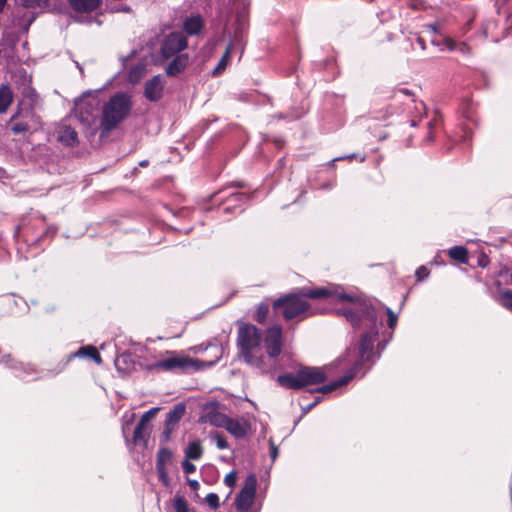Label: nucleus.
Returning a JSON list of instances; mask_svg holds the SVG:
<instances>
[{
  "instance_id": "19",
  "label": "nucleus",
  "mask_w": 512,
  "mask_h": 512,
  "mask_svg": "<svg viewBox=\"0 0 512 512\" xmlns=\"http://www.w3.org/2000/svg\"><path fill=\"white\" fill-rule=\"evenodd\" d=\"M149 436H150L149 425H147V424L144 425V424H141L138 422L135 427L134 435H133L134 444H136V445L141 444L144 447H147Z\"/></svg>"
},
{
  "instance_id": "33",
  "label": "nucleus",
  "mask_w": 512,
  "mask_h": 512,
  "mask_svg": "<svg viewBox=\"0 0 512 512\" xmlns=\"http://www.w3.org/2000/svg\"><path fill=\"white\" fill-rule=\"evenodd\" d=\"M438 125H440V120L437 118H434L426 123L428 129L427 136L424 139L426 143L433 141V129Z\"/></svg>"
},
{
  "instance_id": "25",
  "label": "nucleus",
  "mask_w": 512,
  "mask_h": 512,
  "mask_svg": "<svg viewBox=\"0 0 512 512\" xmlns=\"http://www.w3.org/2000/svg\"><path fill=\"white\" fill-rule=\"evenodd\" d=\"M12 103V92L8 86L0 87V114L5 113Z\"/></svg>"
},
{
  "instance_id": "4",
  "label": "nucleus",
  "mask_w": 512,
  "mask_h": 512,
  "mask_svg": "<svg viewBox=\"0 0 512 512\" xmlns=\"http://www.w3.org/2000/svg\"><path fill=\"white\" fill-rule=\"evenodd\" d=\"M131 98L124 92H118L104 105L100 128L103 133L115 129L130 113Z\"/></svg>"
},
{
  "instance_id": "8",
  "label": "nucleus",
  "mask_w": 512,
  "mask_h": 512,
  "mask_svg": "<svg viewBox=\"0 0 512 512\" xmlns=\"http://www.w3.org/2000/svg\"><path fill=\"white\" fill-rule=\"evenodd\" d=\"M39 125L40 117L32 107L20 109L8 122V127L15 135L26 134L31 130L37 129Z\"/></svg>"
},
{
  "instance_id": "40",
  "label": "nucleus",
  "mask_w": 512,
  "mask_h": 512,
  "mask_svg": "<svg viewBox=\"0 0 512 512\" xmlns=\"http://www.w3.org/2000/svg\"><path fill=\"white\" fill-rule=\"evenodd\" d=\"M236 481H237V475H236V472L235 471H231L230 473H228L225 478H224V483L225 485H227L228 487H233L235 486L236 484Z\"/></svg>"
},
{
  "instance_id": "53",
  "label": "nucleus",
  "mask_w": 512,
  "mask_h": 512,
  "mask_svg": "<svg viewBox=\"0 0 512 512\" xmlns=\"http://www.w3.org/2000/svg\"><path fill=\"white\" fill-rule=\"evenodd\" d=\"M7 0H0V13L3 12Z\"/></svg>"
},
{
  "instance_id": "23",
  "label": "nucleus",
  "mask_w": 512,
  "mask_h": 512,
  "mask_svg": "<svg viewBox=\"0 0 512 512\" xmlns=\"http://www.w3.org/2000/svg\"><path fill=\"white\" fill-rule=\"evenodd\" d=\"M203 454V448L200 441L195 440L189 443L185 450L186 458L191 460H198Z\"/></svg>"
},
{
  "instance_id": "5",
  "label": "nucleus",
  "mask_w": 512,
  "mask_h": 512,
  "mask_svg": "<svg viewBox=\"0 0 512 512\" xmlns=\"http://www.w3.org/2000/svg\"><path fill=\"white\" fill-rule=\"evenodd\" d=\"M326 379L325 372L319 367H301L296 374L286 373L279 375L276 381L281 387L298 390L307 386L321 384Z\"/></svg>"
},
{
  "instance_id": "52",
  "label": "nucleus",
  "mask_w": 512,
  "mask_h": 512,
  "mask_svg": "<svg viewBox=\"0 0 512 512\" xmlns=\"http://www.w3.org/2000/svg\"><path fill=\"white\" fill-rule=\"evenodd\" d=\"M426 28H427L430 32H432V33H436V32H437V28H438V26H437V24H428V25H426Z\"/></svg>"
},
{
  "instance_id": "14",
  "label": "nucleus",
  "mask_w": 512,
  "mask_h": 512,
  "mask_svg": "<svg viewBox=\"0 0 512 512\" xmlns=\"http://www.w3.org/2000/svg\"><path fill=\"white\" fill-rule=\"evenodd\" d=\"M204 27V21L201 15L194 14L187 17L183 22L184 31L190 35H199Z\"/></svg>"
},
{
  "instance_id": "50",
  "label": "nucleus",
  "mask_w": 512,
  "mask_h": 512,
  "mask_svg": "<svg viewBox=\"0 0 512 512\" xmlns=\"http://www.w3.org/2000/svg\"><path fill=\"white\" fill-rule=\"evenodd\" d=\"M357 157H358L357 154H350V155H346L343 157L334 158L333 161H338V160H342V159H353V158H357Z\"/></svg>"
},
{
  "instance_id": "12",
  "label": "nucleus",
  "mask_w": 512,
  "mask_h": 512,
  "mask_svg": "<svg viewBox=\"0 0 512 512\" xmlns=\"http://www.w3.org/2000/svg\"><path fill=\"white\" fill-rule=\"evenodd\" d=\"M165 81L162 75H156L152 79L148 80L145 84L144 95L151 101L156 102L161 99L163 95Z\"/></svg>"
},
{
  "instance_id": "37",
  "label": "nucleus",
  "mask_w": 512,
  "mask_h": 512,
  "mask_svg": "<svg viewBox=\"0 0 512 512\" xmlns=\"http://www.w3.org/2000/svg\"><path fill=\"white\" fill-rule=\"evenodd\" d=\"M212 438L215 441L218 449L224 450L228 448V442L222 435L215 433L214 435H212Z\"/></svg>"
},
{
  "instance_id": "46",
  "label": "nucleus",
  "mask_w": 512,
  "mask_h": 512,
  "mask_svg": "<svg viewBox=\"0 0 512 512\" xmlns=\"http://www.w3.org/2000/svg\"><path fill=\"white\" fill-rule=\"evenodd\" d=\"M270 456L272 460L274 461L278 456V448L274 444L273 440H270Z\"/></svg>"
},
{
  "instance_id": "49",
  "label": "nucleus",
  "mask_w": 512,
  "mask_h": 512,
  "mask_svg": "<svg viewBox=\"0 0 512 512\" xmlns=\"http://www.w3.org/2000/svg\"><path fill=\"white\" fill-rule=\"evenodd\" d=\"M416 42L422 50H425V40L422 37H417Z\"/></svg>"
},
{
  "instance_id": "60",
  "label": "nucleus",
  "mask_w": 512,
  "mask_h": 512,
  "mask_svg": "<svg viewBox=\"0 0 512 512\" xmlns=\"http://www.w3.org/2000/svg\"><path fill=\"white\" fill-rule=\"evenodd\" d=\"M461 46H462L461 50H463L466 47L465 43H462Z\"/></svg>"
},
{
  "instance_id": "6",
  "label": "nucleus",
  "mask_w": 512,
  "mask_h": 512,
  "mask_svg": "<svg viewBox=\"0 0 512 512\" xmlns=\"http://www.w3.org/2000/svg\"><path fill=\"white\" fill-rule=\"evenodd\" d=\"M204 366L205 364L198 359H193L187 355L179 354L175 351H166V357L150 365L149 369L189 372L198 371Z\"/></svg>"
},
{
  "instance_id": "27",
  "label": "nucleus",
  "mask_w": 512,
  "mask_h": 512,
  "mask_svg": "<svg viewBox=\"0 0 512 512\" xmlns=\"http://www.w3.org/2000/svg\"><path fill=\"white\" fill-rule=\"evenodd\" d=\"M146 72V65L144 63H138L132 66L128 71V80L131 83H137L141 80Z\"/></svg>"
},
{
  "instance_id": "56",
  "label": "nucleus",
  "mask_w": 512,
  "mask_h": 512,
  "mask_svg": "<svg viewBox=\"0 0 512 512\" xmlns=\"http://www.w3.org/2000/svg\"><path fill=\"white\" fill-rule=\"evenodd\" d=\"M77 68L80 70L81 73H83V68L79 63H76Z\"/></svg>"
},
{
  "instance_id": "22",
  "label": "nucleus",
  "mask_w": 512,
  "mask_h": 512,
  "mask_svg": "<svg viewBox=\"0 0 512 512\" xmlns=\"http://www.w3.org/2000/svg\"><path fill=\"white\" fill-rule=\"evenodd\" d=\"M208 421L211 425L215 426V427H219V428H226L227 426V423L230 419L229 416H227L226 414L224 413H221V412H210L208 414Z\"/></svg>"
},
{
  "instance_id": "7",
  "label": "nucleus",
  "mask_w": 512,
  "mask_h": 512,
  "mask_svg": "<svg viewBox=\"0 0 512 512\" xmlns=\"http://www.w3.org/2000/svg\"><path fill=\"white\" fill-rule=\"evenodd\" d=\"M282 338V327L280 325H273L265 331L264 347L267 353L265 355L267 374L272 373L276 369L277 358L282 352Z\"/></svg>"
},
{
  "instance_id": "26",
  "label": "nucleus",
  "mask_w": 512,
  "mask_h": 512,
  "mask_svg": "<svg viewBox=\"0 0 512 512\" xmlns=\"http://www.w3.org/2000/svg\"><path fill=\"white\" fill-rule=\"evenodd\" d=\"M448 255L462 264L468 262V250L464 246H453L448 250Z\"/></svg>"
},
{
  "instance_id": "10",
  "label": "nucleus",
  "mask_w": 512,
  "mask_h": 512,
  "mask_svg": "<svg viewBox=\"0 0 512 512\" xmlns=\"http://www.w3.org/2000/svg\"><path fill=\"white\" fill-rule=\"evenodd\" d=\"M257 487V478L255 474H249L242 489L235 499L236 508L239 511L247 512L253 505Z\"/></svg>"
},
{
  "instance_id": "42",
  "label": "nucleus",
  "mask_w": 512,
  "mask_h": 512,
  "mask_svg": "<svg viewBox=\"0 0 512 512\" xmlns=\"http://www.w3.org/2000/svg\"><path fill=\"white\" fill-rule=\"evenodd\" d=\"M182 469L185 474H191L196 471V466L193 463H191L189 460L185 459L182 462Z\"/></svg>"
},
{
  "instance_id": "44",
  "label": "nucleus",
  "mask_w": 512,
  "mask_h": 512,
  "mask_svg": "<svg viewBox=\"0 0 512 512\" xmlns=\"http://www.w3.org/2000/svg\"><path fill=\"white\" fill-rule=\"evenodd\" d=\"M466 13H467V17H469V19L467 20V22L465 24V31L467 32L470 29L471 23L475 18V11L473 8H468Z\"/></svg>"
},
{
  "instance_id": "57",
  "label": "nucleus",
  "mask_w": 512,
  "mask_h": 512,
  "mask_svg": "<svg viewBox=\"0 0 512 512\" xmlns=\"http://www.w3.org/2000/svg\"><path fill=\"white\" fill-rule=\"evenodd\" d=\"M411 126H416V121L415 120H411Z\"/></svg>"
},
{
  "instance_id": "41",
  "label": "nucleus",
  "mask_w": 512,
  "mask_h": 512,
  "mask_svg": "<svg viewBox=\"0 0 512 512\" xmlns=\"http://www.w3.org/2000/svg\"><path fill=\"white\" fill-rule=\"evenodd\" d=\"M415 276L418 281H423L429 276V270L425 266H420L416 272Z\"/></svg>"
},
{
  "instance_id": "17",
  "label": "nucleus",
  "mask_w": 512,
  "mask_h": 512,
  "mask_svg": "<svg viewBox=\"0 0 512 512\" xmlns=\"http://www.w3.org/2000/svg\"><path fill=\"white\" fill-rule=\"evenodd\" d=\"M57 140L65 146L75 147L78 144V134L72 127L64 125L58 131Z\"/></svg>"
},
{
  "instance_id": "13",
  "label": "nucleus",
  "mask_w": 512,
  "mask_h": 512,
  "mask_svg": "<svg viewBox=\"0 0 512 512\" xmlns=\"http://www.w3.org/2000/svg\"><path fill=\"white\" fill-rule=\"evenodd\" d=\"M225 429L235 438H244L250 430V424L244 418L230 417Z\"/></svg>"
},
{
  "instance_id": "3",
  "label": "nucleus",
  "mask_w": 512,
  "mask_h": 512,
  "mask_svg": "<svg viewBox=\"0 0 512 512\" xmlns=\"http://www.w3.org/2000/svg\"><path fill=\"white\" fill-rule=\"evenodd\" d=\"M237 325L236 345L239 358L258 373L267 374L261 329L244 321H238Z\"/></svg>"
},
{
  "instance_id": "16",
  "label": "nucleus",
  "mask_w": 512,
  "mask_h": 512,
  "mask_svg": "<svg viewBox=\"0 0 512 512\" xmlns=\"http://www.w3.org/2000/svg\"><path fill=\"white\" fill-rule=\"evenodd\" d=\"M188 61L189 58L187 54L175 55L166 67L167 76L173 77L181 73L187 67Z\"/></svg>"
},
{
  "instance_id": "32",
  "label": "nucleus",
  "mask_w": 512,
  "mask_h": 512,
  "mask_svg": "<svg viewBox=\"0 0 512 512\" xmlns=\"http://www.w3.org/2000/svg\"><path fill=\"white\" fill-rule=\"evenodd\" d=\"M173 506H174L175 512H190L188 502L182 496H176L174 498Z\"/></svg>"
},
{
  "instance_id": "47",
  "label": "nucleus",
  "mask_w": 512,
  "mask_h": 512,
  "mask_svg": "<svg viewBox=\"0 0 512 512\" xmlns=\"http://www.w3.org/2000/svg\"><path fill=\"white\" fill-rule=\"evenodd\" d=\"M445 44H446V47L450 50V51H453V50H456L457 49V43L453 40V39H446L445 40Z\"/></svg>"
},
{
  "instance_id": "21",
  "label": "nucleus",
  "mask_w": 512,
  "mask_h": 512,
  "mask_svg": "<svg viewBox=\"0 0 512 512\" xmlns=\"http://www.w3.org/2000/svg\"><path fill=\"white\" fill-rule=\"evenodd\" d=\"M75 357H88L93 360L95 363L100 364L102 362V358L96 349V347L92 345H87L81 347L75 354Z\"/></svg>"
},
{
  "instance_id": "48",
  "label": "nucleus",
  "mask_w": 512,
  "mask_h": 512,
  "mask_svg": "<svg viewBox=\"0 0 512 512\" xmlns=\"http://www.w3.org/2000/svg\"><path fill=\"white\" fill-rule=\"evenodd\" d=\"M188 484H189L190 488H191L192 490H195V491H196V490H198V489H199V486H200V484H199V482H198L197 480H191V479H189V480H188Z\"/></svg>"
},
{
  "instance_id": "59",
  "label": "nucleus",
  "mask_w": 512,
  "mask_h": 512,
  "mask_svg": "<svg viewBox=\"0 0 512 512\" xmlns=\"http://www.w3.org/2000/svg\"><path fill=\"white\" fill-rule=\"evenodd\" d=\"M479 265L484 267V266H485L484 261H480V262H479Z\"/></svg>"
},
{
  "instance_id": "58",
  "label": "nucleus",
  "mask_w": 512,
  "mask_h": 512,
  "mask_svg": "<svg viewBox=\"0 0 512 512\" xmlns=\"http://www.w3.org/2000/svg\"><path fill=\"white\" fill-rule=\"evenodd\" d=\"M359 160H360V162H363V161L365 160V156H361V157L359 158Z\"/></svg>"
},
{
  "instance_id": "18",
  "label": "nucleus",
  "mask_w": 512,
  "mask_h": 512,
  "mask_svg": "<svg viewBox=\"0 0 512 512\" xmlns=\"http://www.w3.org/2000/svg\"><path fill=\"white\" fill-rule=\"evenodd\" d=\"M186 412V406L183 403L176 404L166 416L165 424L168 426L176 427L178 422L182 419Z\"/></svg>"
},
{
  "instance_id": "30",
  "label": "nucleus",
  "mask_w": 512,
  "mask_h": 512,
  "mask_svg": "<svg viewBox=\"0 0 512 512\" xmlns=\"http://www.w3.org/2000/svg\"><path fill=\"white\" fill-rule=\"evenodd\" d=\"M269 313V304L268 303H260L257 306L256 312H255V320L259 322L260 324H263L268 316Z\"/></svg>"
},
{
  "instance_id": "1",
  "label": "nucleus",
  "mask_w": 512,
  "mask_h": 512,
  "mask_svg": "<svg viewBox=\"0 0 512 512\" xmlns=\"http://www.w3.org/2000/svg\"><path fill=\"white\" fill-rule=\"evenodd\" d=\"M338 297L343 306L335 309L336 315L343 316L353 328L365 329V332L360 338L359 359L343 377L315 390L323 394L347 384L358 373L364 361H369L373 357L374 342L378 339L379 329L383 327L382 313L369 300L347 293H341Z\"/></svg>"
},
{
  "instance_id": "54",
  "label": "nucleus",
  "mask_w": 512,
  "mask_h": 512,
  "mask_svg": "<svg viewBox=\"0 0 512 512\" xmlns=\"http://www.w3.org/2000/svg\"><path fill=\"white\" fill-rule=\"evenodd\" d=\"M148 164H149L148 160H142V161H140V163H139V165H140L141 167H146V166H148Z\"/></svg>"
},
{
  "instance_id": "29",
  "label": "nucleus",
  "mask_w": 512,
  "mask_h": 512,
  "mask_svg": "<svg viewBox=\"0 0 512 512\" xmlns=\"http://www.w3.org/2000/svg\"><path fill=\"white\" fill-rule=\"evenodd\" d=\"M0 362L12 369L23 370V372L27 373V374H30L31 371H33V369L31 367H24V365L22 363H18L15 360H13L10 355L3 356L0 360Z\"/></svg>"
},
{
  "instance_id": "61",
  "label": "nucleus",
  "mask_w": 512,
  "mask_h": 512,
  "mask_svg": "<svg viewBox=\"0 0 512 512\" xmlns=\"http://www.w3.org/2000/svg\"><path fill=\"white\" fill-rule=\"evenodd\" d=\"M81 120L82 121H88V119L87 118L85 119L83 116H81Z\"/></svg>"
},
{
  "instance_id": "31",
  "label": "nucleus",
  "mask_w": 512,
  "mask_h": 512,
  "mask_svg": "<svg viewBox=\"0 0 512 512\" xmlns=\"http://www.w3.org/2000/svg\"><path fill=\"white\" fill-rule=\"evenodd\" d=\"M21 6L28 9L45 8L48 0H19Z\"/></svg>"
},
{
  "instance_id": "15",
  "label": "nucleus",
  "mask_w": 512,
  "mask_h": 512,
  "mask_svg": "<svg viewBox=\"0 0 512 512\" xmlns=\"http://www.w3.org/2000/svg\"><path fill=\"white\" fill-rule=\"evenodd\" d=\"M101 4L102 0H69L70 7L77 13H91Z\"/></svg>"
},
{
  "instance_id": "11",
  "label": "nucleus",
  "mask_w": 512,
  "mask_h": 512,
  "mask_svg": "<svg viewBox=\"0 0 512 512\" xmlns=\"http://www.w3.org/2000/svg\"><path fill=\"white\" fill-rule=\"evenodd\" d=\"M188 46L185 35L181 32H171L165 36L160 53L164 59H169L178 55L181 51Z\"/></svg>"
},
{
  "instance_id": "2",
  "label": "nucleus",
  "mask_w": 512,
  "mask_h": 512,
  "mask_svg": "<svg viewBox=\"0 0 512 512\" xmlns=\"http://www.w3.org/2000/svg\"><path fill=\"white\" fill-rule=\"evenodd\" d=\"M339 294L328 287L300 288L297 292L289 293L276 299L272 307L275 313L282 315L286 321L294 319L303 320L316 313L311 310V306L305 298L331 299L333 302H338L340 301Z\"/></svg>"
},
{
  "instance_id": "51",
  "label": "nucleus",
  "mask_w": 512,
  "mask_h": 512,
  "mask_svg": "<svg viewBox=\"0 0 512 512\" xmlns=\"http://www.w3.org/2000/svg\"><path fill=\"white\" fill-rule=\"evenodd\" d=\"M127 357H129V355H125V354H123V355H121L120 357H118V358L116 359L115 364H116V367H117L118 369H120V361H125V359H126Z\"/></svg>"
},
{
  "instance_id": "36",
  "label": "nucleus",
  "mask_w": 512,
  "mask_h": 512,
  "mask_svg": "<svg viewBox=\"0 0 512 512\" xmlns=\"http://www.w3.org/2000/svg\"><path fill=\"white\" fill-rule=\"evenodd\" d=\"M386 314L388 316V327L391 329H394L397 325L398 317L397 315L390 309L389 307H386Z\"/></svg>"
},
{
  "instance_id": "28",
  "label": "nucleus",
  "mask_w": 512,
  "mask_h": 512,
  "mask_svg": "<svg viewBox=\"0 0 512 512\" xmlns=\"http://www.w3.org/2000/svg\"><path fill=\"white\" fill-rule=\"evenodd\" d=\"M232 46H233L232 43H230L227 46L223 56L221 57V59L218 62L217 66L215 67V69L213 70L212 74L214 76L220 74L221 72H223L225 70V68L227 67L228 59H229V57L231 55V52H232Z\"/></svg>"
},
{
  "instance_id": "55",
  "label": "nucleus",
  "mask_w": 512,
  "mask_h": 512,
  "mask_svg": "<svg viewBox=\"0 0 512 512\" xmlns=\"http://www.w3.org/2000/svg\"><path fill=\"white\" fill-rule=\"evenodd\" d=\"M232 196H233V197H235V198H237V199H238V198L240 199V198H244V197H245V196H244V194H242V193H236V194H233Z\"/></svg>"
},
{
  "instance_id": "34",
  "label": "nucleus",
  "mask_w": 512,
  "mask_h": 512,
  "mask_svg": "<svg viewBox=\"0 0 512 512\" xmlns=\"http://www.w3.org/2000/svg\"><path fill=\"white\" fill-rule=\"evenodd\" d=\"M496 27V22L494 20L486 21L481 28V36L484 39H487L489 33Z\"/></svg>"
},
{
  "instance_id": "45",
  "label": "nucleus",
  "mask_w": 512,
  "mask_h": 512,
  "mask_svg": "<svg viewBox=\"0 0 512 512\" xmlns=\"http://www.w3.org/2000/svg\"><path fill=\"white\" fill-rule=\"evenodd\" d=\"M321 401V397H316L315 400L311 403H309L306 406H302V412L303 414L308 413L312 408H314L317 404H319Z\"/></svg>"
},
{
  "instance_id": "9",
  "label": "nucleus",
  "mask_w": 512,
  "mask_h": 512,
  "mask_svg": "<svg viewBox=\"0 0 512 512\" xmlns=\"http://www.w3.org/2000/svg\"><path fill=\"white\" fill-rule=\"evenodd\" d=\"M498 302L506 309L512 310V271L501 270L495 280Z\"/></svg>"
},
{
  "instance_id": "38",
  "label": "nucleus",
  "mask_w": 512,
  "mask_h": 512,
  "mask_svg": "<svg viewBox=\"0 0 512 512\" xmlns=\"http://www.w3.org/2000/svg\"><path fill=\"white\" fill-rule=\"evenodd\" d=\"M205 500H206L207 504L213 509H217L220 505L219 496L216 493H209L205 497Z\"/></svg>"
},
{
  "instance_id": "43",
  "label": "nucleus",
  "mask_w": 512,
  "mask_h": 512,
  "mask_svg": "<svg viewBox=\"0 0 512 512\" xmlns=\"http://www.w3.org/2000/svg\"><path fill=\"white\" fill-rule=\"evenodd\" d=\"M174 429H175L174 427L168 426L165 424V428L161 435V440L163 442H168L170 440L171 434L173 433Z\"/></svg>"
},
{
  "instance_id": "20",
  "label": "nucleus",
  "mask_w": 512,
  "mask_h": 512,
  "mask_svg": "<svg viewBox=\"0 0 512 512\" xmlns=\"http://www.w3.org/2000/svg\"><path fill=\"white\" fill-rule=\"evenodd\" d=\"M392 100L395 103H401L404 105L415 102L414 93L406 88L396 89L393 93Z\"/></svg>"
},
{
  "instance_id": "35",
  "label": "nucleus",
  "mask_w": 512,
  "mask_h": 512,
  "mask_svg": "<svg viewBox=\"0 0 512 512\" xmlns=\"http://www.w3.org/2000/svg\"><path fill=\"white\" fill-rule=\"evenodd\" d=\"M156 470L159 480L163 483L164 486L168 487L170 485V478L167 468H156Z\"/></svg>"
},
{
  "instance_id": "39",
  "label": "nucleus",
  "mask_w": 512,
  "mask_h": 512,
  "mask_svg": "<svg viewBox=\"0 0 512 512\" xmlns=\"http://www.w3.org/2000/svg\"><path fill=\"white\" fill-rule=\"evenodd\" d=\"M158 410H159V408H151L150 410H148L147 412H145V413L142 415V417H141V419H140L139 423L144 424V425H145V424H147V425H148V423H149L150 419L154 417L155 413H156Z\"/></svg>"
},
{
  "instance_id": "24",
  "label": "nucleus",
  "mask_w": 512,
  "mask_h": 512,
  "mask_svg": "<svg viewBox=\"0 0 512 512\" xmlns=\"http://www.w3.org/2000/svg\"><path fill=\"white\" fill-rule=\"evenodd\" d=\"M173 457L172 451L166 447H162L157 452L156 468H167Z\"/></svg>"
}]
</instances>
